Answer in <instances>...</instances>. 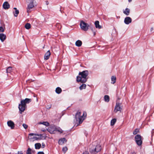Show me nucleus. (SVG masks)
Returning a JSON list of instances; mask_svg holds the SVG:
<instances>
[{"label": "nucleus", "mask_w": 154, "mask_h": 154, "mask_svg": "<svg viewBox=\"0 0 154 154\" xmlns=\"http://www.w3.org/2000/svg\"><path fill=\"white\" fill-rule=\"evenodd\" d=\"M79 76L77 77V81L82 83H85L87 81L86 77L88 74V71L87 70L84 71L79 72Z\"/></svg>", "instance_id": "obj_1"}, {"label": "nucleus", "mask_w": 154, "mask_h": 154, "mask_svg": "<svg viewBox=\"0 0 154 154\" xmlns=\"http://www.w3.org/2000/svg\"><path fill=\"white\" fill-rule=\"evenodd\" d=\"M101 149L100 146L98 145L96 146H93L91 147L90 149V152L92 153H96L100 151Z\"/></svg>", "instance_id": "obj_2"}, {"label": "nucleus", "mask_w": 154, "mask_h": 154, "mask_svg": "<svg viewBox=\"0 0 154 154\" xmlns=\"http://www.w3.org/2000/svg\"><path fill=\"white\" fill-rule=\"evenodd\" d=\"M81 29L84 31H87L89 29V25L87 23H85L83 20L80 21V24Z\"/></svg>", "instance_id": "obj_3"}, {"label": "nucleus", "mask_w": 154, "mask_h": 154, "mask_svg": "<svg viewBox=\"0 0 154 154\" xmlns=\"http://www.w3.org/2000/svg\"><path fill=\"white\" fill-rule=\"evenodd\" d=\"M81 114V112L78 111L76 113L75 116L76 122L77 123H79V124L82 123L83 121L82 117L80 116Z\"/></svg>", "instance_id": "obj_4"}, {"label": "nucleus", "mask_w": 154, "mask_h": 154, "mask_svg": "<svg viewBox=\"0 0 154 154\" xmlns=\"http://www.w3.org/2000/svg\"><path fill=\"white\" fill-rule=\"evenodd\" d=\"M26 106L23 103V101H21L19 105L18 108L20 113L21 114L25 110Z\"/></svg>", "instance_id": "obj_5"}, {"label": "nucleus", "mask_w": 154, "mask_h": 154, "mask_svg": "<svg viewBox=\"0 0 154 154\" xmlns=\"http://www.w3.org/2000/svg\"><path fill=\"white\" fill-rule=\"evenodd\" d=\"M135 139L137 144L139 146L141 145L142 143V141L140 135L139 134L136 135L135 137Z\"/></svg>", "instance_id": "obj_6"}, {"label": "nucleus", "mask_w": 154, "mask_h": 154, "mask_svg": "<svg viewBox=\"0 0 154 154\" xmlns=\"http://www.w3.org/2000/svg\"><path fill=\"white\" fill-rule=\"evenodd\" d=\"M47 131L51 134H55L56 132V128L54 125H52L48 128Z\"/></svg>", "instance_id": "obj_7"}, {"label": "nucleus", "mask_w": 154, "mask_h": 154, "mask_svg": "<svg viewBox=\"0 0 154 154\" xmlns=\"http://www.w3.org/2000/svg\"><path fill=\"white\" fill-rule=\"evenodd\" d=\"M121 104L119 103H117L114 111L115 112H117L118 111H120L122 109L121 106Z\"/></svg>", "instance_id": "obj_8"}, {"label": "nucleus", "mask_w": 154, "mask_h": 154, "mask_svg": "<svg viewBox=\"0 0 154 154\" xmlns=\"http://www.w3.org/2000/svg\"><path fill=\"white\" fill-rule=\"evenodd\" d=\"M8 126L10 127L11 129H14V122L11 120H10L7 122Z\"/></svg>", "instance_id": "obj_9"}, {"label": "nucleus", "mask_w": 154, "mask_h": 154, "mask_svg": "<svg viewBox=\"0 0 154 154\" xmlns=\"http://www.w3.org/2000/svg\"><path fill=\"white\" fill-rule=\"evenodd\" d=\"M132 21L131 19L129 17H127L125 18L124 20V23L126 24H128Z\"/></svg>", "instance_id": "obj_10"}, {"label": "nucleus", "mask_w": 154, "mask_h": 154, "mask_svg": "<svg viewBox=\"0 0 154 154\" xmlns=\"http://www.w3.org/2000/svg\"><path fill=\"white\" fill-rule=\"evenodd\" d=\"M6 35L2 33H0V39L2 42H3L6 39Z\"/></svg>", "instance_id": "obj_11"}, {"label": "nucleus", "mask_w": 154, "mask_h": 154, "mask_svg": "<svg viewBox=\"0 0 154 154\" xmlns=\"http://www.w3.org/2000/svg\"><path fill=\"white\" fill-rule=\"evenodd\" d=\"M3 7L4 9H8L10 8V5L8 2H6L3 3Z\"/></svg>", "instance_id": "obj_12"}, {"label": "nucleus", "mask_w": 154, "mask_h": 154, "mask_svg": "<svg viewBox=\"0 0 154 154\" xmlns=\"http://www.w3.org/2000/svg\"><path fill=\"white\" fill-rule=\"evenodd\" d=\"M34 7L33 4H32L31 3H29L28 5V7L27 8V12L29 13L30 12V10Z\"/></svg>", "instance_id": "obj_13"}, {"label": "nucleus", "mask_w": 154, "mask_h": 154, "mask_svg": "<svg viewBox=\"0 0 154 154\" xmlns=\"http://www.w3.org/2000/svg\"><path fill=\"white\" fill-rule=\"evenodd\" d=\"M50 55L51 53L50 51L49 50L45 54L44 56V59L45 60H48L49 58Z\"/></svg>", "instance_id": "obj_14"}, {"label": "nucleus", "mask_w": 154, "mask_h": 154, "mask_svg": "<svg viewBox=\"0 0 154 154\" xmlns=\"http://www.w3.org/2000/svg\"><path fill=\"white\" fill-rule=\"evenodd\" d=\"M31 101V99L29 98H26L25 100H23L21 101H23V103L26 106V104L29 103Z\"/></svg>", "instance_id": "obj_15"}, {"label": "nucleus", "mask_w": 154, "mask_h": 154, "mask_svg": "<svg viewBox=\"0 0 154 154\" xmlns=\"http://www.w3.org/2000/svg\"><path fill=\"white\" fill-rule=\"evenodd\" d=\"M66 139L65 138H63L60 139L59 140L58 143L59 144L62 145L63 144L65 143L66 142Z\"/></svg>", "instance_id": "obj_16"}, {"label": "nucleus", "mask_w": 154, "mask_h": 154, "mask_svg": "<svg viewBox=\"0 0 154 154\" xmlns=\"http://www.w3.org/2000/svg\"><path fill=\"white\" fill-rule=\"evenodd\" d=\"M94 24L96 28H98L99 29L101 28V26L99 25V22L97 20L95 22Z\"/></svg>", "instance_id": "obj_17"}, {"label": "nucleus", "mask_w": 154, "mask_h": 154, "mask_svg": "<svg viewBox=\"0 0 154 154\" xmlns=\"http://www.w3.org/2000/svg\"><path fill=\"white\" fill-rule=\"evenodd\" d=\"M123 13L126 15H128L130 13V9L128 8H126L125 10H123Z\"/></svg>", "instance_id": "obj_18"}, {"label": "nucleus", "mask_w": 154, "mask_h": 154, "mask_svg": "<svg viewBox=\"0 0 154 154\" xmlns=\"http://www.w3.org/2000/svg\"><path fill=\"white\" fill-rule=\"evenodd\" d=\"M82 44V41L80 40H78L75 42V45L78 47H80Z\"/></svg>", "instance_id": "obj_19"}, {"label": "nucleus", "mask_w": 154, "mask_h": 154, "mask_svg": "<svg viewBox=\"0 0 154 154\" xmlns=\"http://www.w3.org/2000/svg\"><path fill=\"white\" fill-rule=\"evenodd\" d=\"M5 29V25H3L1 26H0V32H4Z\"/></svg>", "instance_id": "obj_20"}, {"label": "nucleus", "mask_w": 154, "mask_h": 154, "mask_svg": "<svg viewBox=\"0 0 154 154\" xmlns=\"http://www.w3.org/2000/svg\"><path fill=\"white\" fill-rule=\"evenodd\" d=\"M111 81L112 82V83L113 84H114L116 82V78L115 76H112L111 77Z\"/></svg>", "instance_id": "obj_21"}, {"label": "nucleus", "mask_w": 154, "mask_h": 154, "mask_svg": "<svg viewBox=\"0 0 154 154\" xmlns=\"http://www.w3.org/2000/svg\"><path fill=\"white\" fill-rule=\"evenodd\" d=\"M41 144L40 143H36L35 144V148L37 149H40L41 147Z\"/></svg>", "instance_id": "obj_22"}, {"label": "nucleus", "mask_w": 154, "mask_h": 154, "mask_svg": "<svg viewBox=\"0 0 154 154\" xmlns=\"http://www.w3.org/2000/svg\"><path fill=\"white\" fill-rule=\"evenodd\" d=\"M62 91L61 88L60 87H57L56 89V92L58 94H60Z\"/></svg>", "instance_id": "obj_23"}, {"label": "nucleus", "mask_w": 154, "mask_h": 154, "mask_svg": "<svg viewBox=\"0 0 154 154\" xmlns=\"http://www.w3.org/2000/svg\"><path fill=\"white\" fill-rule=\"evenodd\" d=\"M39 124H43L47 126H48L49 125V123L47 122H39Z\"/></svg>", "instance_id": "obj_24"}, {"label": "nucleus", "mask_w": 154, "mask_h": 154, "mask_svg": "<svg viewBox=\"0 0 154 154\" xmlns=\"http://www.w3.org/2000/svg\"><path fill=\"white\" fill-rule=\"evenodd\" d=\"M105 101L106 102H108L109 101V96L106 95L104 97Z\"/></svg>", "instance_id": "obj_25"}, {"label": "nucleus", "mask_w": 154, "mask_h": 154, "mask_svg": "<svg viewBox=\"0 0 154 154\" xmlns=\"http://www.w3.org/2000/svg\"><path fill=\"white\" fill-rule=\"evenodd\" d=\"M25 27L26 29H29L31 28V25L29 23H27L25 25Z\"/></svg>", "instance_id": "obj_26"}, {"label": "nucleus", "mask_w": 154, "mask_h": 154, "mask_svg": "<svg viewBox=\"0 0 154 154\" xmlns=\"http://www.w3.org/2000/svg\"><path fill=\"white\" fill-rule=\"evenodd\" d=\"M86 88V85L85 84H83L79 87V89L80 90L83 89H85Z\"/></svg>", "instance_id": "obj_27"}, {"label": "nucleus", "mask_w": 154, "mask_h": 154, "mask_svg": "<svg viewBox=\"0 0 154 154\" xmlns=\"http://www.w3.org/2000/svg\"><path fill=\"white\" fill-rule=\"evenodd\" d=\"M116 119H112L111 121V126L114 125L116 122Z\"/></svg>", "instance_id": "obj_28"}, {"label": "nucleus", "mask_w": 154, "mask_h": 154, "mask_svg": "<svg viewBox=\"0 0 154 154\" xmlns=\"http://www.w3.org/2000/svg\"><path fill=\"white\" fill-rule=\"evenodd\" d=\"M12 70V68L11 67H9L7 69V73H10Z\"/></svg>", "instance_id": "obj_29"}, {"label": "nucleus", "mask_w": 154, "mask_h": 154, "mask_svg": "<svg viewBox=\"0 0 154 154\" xmlns=\"http://www.w3.org/2000/svg\"><path fill=\"white\" fill-rule=\"evenodd\" d=\"M31 149L30 148H29L26 151V154H31Z\"/></svg>", "instance_id": "obj_30"}, {"label": "nucleus", "mask_w": 154, "mask_h": 154, "mask_svg": "<svg viewBox=\"0 0 154 154\" xmlns=\"http://www.w3.org/2000/svg\"><path fill=\"white\" fill-rule=\"evenodd\" d=\"M87 113L86 112H84L83 115L81 116V117L82 119L83 120L85 119V117H86Z\"/></svg>", "instance_id": "obj_31"}, {"label": "nucleus", "mask_w": 154, "mask_h": 154, "mask_svg": "<svg viewBox=\"0 0 154 154\" xmlns=\"http://www.w3.org/2000/svg\"><path fill=\"white\" fill-rule=\"evenodd\" d=\"M57 131L60 133H61L63 132L62 130L59 128H56V131Z\"/></svg>", "instance_id": "obj_32"}, {"label": "nucleus", "mask_w": 154, "mask_h": 154, "mask_svg": "<svg viewBox=\"0 0 154 154\" xmlns=\"http://www.w3.org/2000/svg\"><path fill=\"white\" fill-rule=\"evenodd\" d=\"M139 131V130L138 129H136L133 132V134H137L138 132Z\"/></svg>", "instance_id": "obj_33"}, {"label": "nucleus", "mask_w": 154, "mask_h": 154, "mask_svg": "<svg viewBox=\"0 0 154 154\" xmlns=\"http://www.w3.org/2000/svg\"><path fill=\"white\" fill-rule=\"evenodd\" d=\"M56 26L58 29H60L61 28V26L59 23H57Z\"/></svg>", "instance_id": "obj_34"}, {"label": "nucleus", "mask_w": 154, "mask_h": 154, "mask_svg": "<svg viewBox=\"0 0 154 154\" xmlns=\"http://www.w3.org/2000/svg\"><path fill=\"white\" fill-rule=\"evenodd\" d=\"M19 13V11L18 10H17L16 11H15V14H14V16L15 17H17V16L18 14Z\"/></svg>", "instance_id": "obj_35"}, {"label": "nucleus", "mask_w": 154, "mask_h": 154, "mask_svg": "<svg viewBox=\"0 0 154 154\" xmlns=\"http://www.w3.org/2000/svg\"><path fill=\"white\" fill-rule=\"evenodd\" d=\"M67 148L66 147H65L63 148L62 151L64 152L65 153L66 151L67 150Z\"/></svg>", "instance_id": "obj_36"}, {"label": "nucleus", "mask_w": 154, "mask_h": 154, "mask_svg": "<svg viewBox=\"0 0 154 154\" xmlns=\"http://www.w3.org/2000/svg\"><path fill=\"white\" fill-rule=\"evenodd\" d=\"M23 126L25 129H26L28 127V125L25 124H23Z\"/></svg>", "instance_id": "obj_37"}, {"label": "nucleus", "mask_w": 154, "mask_h": 154, "mask_svg": "<svg viewBox=\"0 0 154 154\" xmlns=\"http://www.w3.org/2000/svg\"><path fill=\"white\" fill-rule=\"evenodd\" d=\"M35 0H29V3H31L32 4H33V2Z\"/></svg>", "instance_id": "obj_38"}, {"label": "nucleus", "mask_w": 154, "mask_h": 154, "mask_svg": "<svg viewBox=\"0 0 154 154\" xmlns=\"http://www.w3.org/2000/svg\"><path fill=\"white\" fill-rule=\"evenodd\" d=\"M42 148H44L45 147V144L44 143H42Z\"/></svg>", "instance_id": "obj_39"}, {"label": "nucleus", "mask_w": 154, "mask_h": 154, "mask_svg": "<svg viewBox=\"0 0 154 154\" xmlns=\"http://www.w3.org/2000/svg\"><path fill=\"white\" fill-rule=\"evenodd\" d=\"M37 154H45L43 152H38Z\"/></svg>", "instance_id": "obj_40"}, {"label": "nucleus", "mask_w": 154, "mask_h": 154, "mask_svg": "<svg viewBox=\"0 0 154 154\" xmlns=\"http://www.w3.org/2000/svg\"><path fill=\"white\" fill-rule=\"evenodd\" d=\"M91 30L92 31V32H93V33L94 36L96 34V32H95V31L93 30V29H91Z\"/></svg>", "instance_id": "obj_41"}, {"label": "nucleus", "mask_w": 154, "mask_h": 154, "mask_svg": "<svg viewBox=\"0 0 154 154\" xmlns=\"http://www.w3.org/2000/svg\"><path fill=\"white\" fill-rule=\"evenodd\" d=\"M17 154H23L22 151H18Z\"/></svg>", "instance_id": "obj_42"}, {"label": "nucleus", "mask_w": 154, "mask_h": 154, "mask_svg": "<svg viewBox=\"0 0 154 154\" xmlns=\"http://www.w3.org/2000/svg\"><path fill=\"white\" fill-rule=\"evenodd\" d=\"M83 154H88V152L87 151L85 152Z\"/></svg>", "instance_id": "obj_43"}, {"label": "nucleus", "mask_w": 154, "mask_h": 154, "mask_svg": "<svg viewBox=\"0 0 154 154\" xmlns=\"http://www.w3.org/2000/svg\"><path fill=\"white\" fill-rule=\"evenodd\" d=\"M34 135V134L32 133H30L29 134V136H33Z\"/></svg>", "instance_id": "obj_44"}, {"label": "nucleus", "mask_w": 154, "mask_h": 154, "mask_svg": "<svg viewBox=\"0 0 154 154\" xmlns=\"http://www.w3.org/2000/svg\"><path fill=\"white\" fill-rule=\"evenodd\" d=\"M46 4L47 5L49 4V2L48 1H46Z\"/></svg>", "instance_id": "obj_45"}, {"label": "nucleus", "mask_w": 154, "mask_h": 154, "mask_svg": "<svg viewBox=\"0 0 154 154\" xmlns=\"http://www.w3.org/2000/svg\"><path fill=\"white\" fill-rule=\"evenodd\" d=\"M131 154H136L135 152H132Z\"/></svg>", "instance_id": "obj_46"}, {"label": "nucleus", "mask_w": 154, "mask_h": 154, "mask_svg": "<svg viewBox=\"0 0 154 154\" xmlns=\"http://www.w3.org/2000/svg\"><path fill=\"white\" fill-rule=\"evenodd\" d=\"M14 9L15 11L17 10V8H14Z\"/></svg>", "instance_id": "obj_47"}, {"label": "nucleus", "mask_w": 154, "mask_h": 154, "mask_svg": "<svg viewBox=\"0 0 154 154\" xmlns=\"http://www.w3.org/2000/svg\"><path fill=\"white\" fill-rule=\"evenodd\" d=\"M129 2H131L132 1V0H128Z\"/></svg>", "instance_id": "obj_48"}, {"label": "nucleus", "mask_w": 154, "mask_h": 154, "mask_svg": "<svg viewBox=\"0 0 154 154\" xmlns=\"http://www.w3.org/2000/svg\"><path fill=\"white\" fill-rule=\"evenodd\" d=\"M34 139H35L36 140H37L38 139L37 137H35L34 138Z\"/></svg>", "instance_id": "obj_49"}, {"label": "nucleus", "mask_w": 154, "mask_h": 154, "mask_svg": "<svg viewBox=\"0 0 154 154\" xmlns=\"http://www.w3.org/2000/svg\"><path fill=\"white\" fill-rule=\"evenodd\" d=\"M35 135H38L35 134Z\"/></svg>", "instance_id": "obj_50"}]
</instances>
